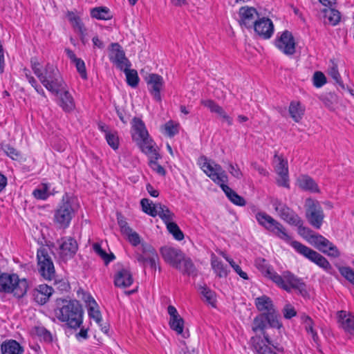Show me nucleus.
<instances>
[{"label": "nucleus", "instance_id": "nucleus-30", "mask_svg": "<svg viewBox=\"0 0 354 354\" xmlns=\"http://www.w3.org/2000/svg\"><path fill=\"white\" fill-rule=\"evenodd\" d=\"M151 151L150 152H144L147 155L149 156V166L151 168L155 171L158 174L164 176L166 174L165 169L163 167L159 165L157 160L160 158V154L158 153L155 148L151 149Z\"/></svg>", "mask_w": 354, "mask_h": 354}, {"label": "nucleus", "instance_id": "nucleus-57", "mask_svg": "<svg viewBox=\"0 0 354 354\" xmlns=\"http://www.w3.org/2000/svg\"><path fill=\"white\" fill-rule=\"evenodd\" d=\"M283 317L286 319H291L297 315V312L290 304H286L283 309Z\"/></svg>", "mask_w": 354, "mask_h": 354}, {"label": "nucleus", "instance_id": "nucleus-7", "mask_svg": "<svg viewBox=\"0 0 354 354\" xmlns=\"http://www.w3.org/2000/svg\"><path fill=\"white\" fill-rule=\"evenodd\" d=\"M274 283L288 292L295 290L303 297L308 295L306 285L304 281L289 271L283 272L281 275H274Z\"/></svg>", "mask_w": 354, "mask_h": 354}, {"label": "nucleus", "instance_id": "nucleus-59", "mask_svg": "<svg viewBox=\"0 0 354 354\" xmlns=\"http://www.w3.org/2000/svg\"><path fill=\"white\" fill-rule=\"evenodd\" d=\"M229 172L236 178L241 179L243 176V174L237 165H234L232 163H229Z\"/></svg>", "mask_w": 354, "mask_h": 354}, {"label": "nucleus", "instance_id": "nucleus-24", "mask_svg": "<svg viewBox=\"0 0 354 354\" xmlns=\"http://www.w3.org/2000/svg\"><path fill=\"white\" fill-rule=\"evenodd\" d=\"M133 282L132 274L129 269L122 268L116 272L114 277V284L117 287L127 288Z\"/></svg>", "mask_w": 354, "mask_h": 354}, {"label": "nucleus", "instance_id": "nucleus-29", "mask_svg": "<svg viewBox=\"0 0 354 354\" xmlns=\"http://www.w3.org/2000/svg\"><path fill=\"white\" fill-rule=\"evenodd\" d=\"M299 187L305 191L313 193H319L320 190L315 181L308 176H301L298 178Z\"/></svg>", "mask_w": 354, "mask_h": 354}, {"label": "nucleus", "instance_id": "nucleus-19", "mask_svg": "<svg viewBox=\"0 0 354 354\" xmlns=\"http://www.w3.org/2000/svg\"><path fill=\"white\" fill-rule=\"evenodd\" d=\"M148 90L154 100L157 102L161 101L160 91L164 86V80L162 76L151 73L146 78Z\"/></svg>", "mask_w": 354, "mask_h": 354}, {"label": "nucleus", "instance_id": "nucleus-17", "mask_svg": "<svg viewBox=\"0 0 354 354\" xmlns=\"http://www.w3.org/2000/svg\"><path fill=\"white\" fill-rule=\"evenodd\" d=\"M239 24L241 27L245 28H251L254 26V23L258 19L256 17H259V13L256 8L249 6H243L239 11Z\"/></svg>", "mask_w": 354, "mask_h": 354}, {"label": "nucleus", "instance_id": "nucleus-13", "mask_svg": "<svg viewBox=\"0 0 354 354\" xmlns=\"http://www.w3.org/2000/svg\"><path fill=\"white\" fill-rule=\"evenodd\" d=\"M275 46L283 54L291 56L295 53L296 43L291 32L283 31L280 36L275 39Z\"/></svg>", "mask_w": 354, "mask_h": 354}, {"label": "nucleus", "instance_id": "nucleus-3", "mask_svg": "<svg viewBox=\"0 0 354 354\" xmlns=\"http://www.w3.org/2000/svg\"><path fill=\"white\" fill-rule=\"evenodd\" d=\"M54 313L56 318L65 323L68 328L76 329L82 324L83 309L75 299H57Z\"/></svg>", "mask_w": 354, "mask_h": 354}, {"label": "nucleus", "instance_id": "nucleus-2", "mask_svg": "<svg viewBox=\"0 0 354 354\" xmlns=\"http://www.w3.org/2000/svg\"><path fill=\"white\" fill-rule=\"evenodd\" d=\"M268 324L271 328H281L282 324L279 322L278 317H273V322L269 316L266 314H259L254 317L252 329L254 332L257 333L261 331L263 333V338L266 342L263 339L252 338L253 340V347L257 354H277L272 348L269 346H272L274 348H277V346L274 344L273 341L270 339L269 335L265 331Z\"/></svg>", "mask_w": 354, "mask_h": 354}, {"label": "nucleus", "instance_id": "nucleus-33", "mask_svg": "<svg viewBox=\"0 0 354 354\" xmlns=\"http://www.w3.org/2000/svg\"><path fill=\"white\" fill-rule=\"evenodd\" d=\"M67 17L73 27L79 32L81 36V39L83 41L86 35V29L82 22L81 19L78 16L75 15L73 12L70 11L67 13Z\"/></svg>", "mask_w": 354, "mask_h": 354}, {"label": "nucleus", "instance_id": "nucleus-10", "mask_svg": "<svg viewBox=\"0 0 354 354\" xmlns=\"http://www.w3.org/2000/svg\"><path fill=\"white\" fill-rule=\"evenodd\" d=\"M304 207L305 216L308 223L315 229L319 230L325 218L319 202L309 198L306 200Z\"/></svg>", "mask_w": 354, "mask_h": 354}, {"label": "nucleus", "instance_id": "nucleus-39", "mask_svg": "<svg viewBox=\"0 0 354 354\" xmlns=\"http://www.w3.org/2000/svg\"><path fill=\"white\" fill-rule=\"evenodd\" d=\"M122 71L126 75L127 84L132 88H136L139 83V77L137 71L135 69H129V67L124 68Z\"/></svg>", "mask_w": 354, "mask_h": 354}, {"label": "nucleus", "instance_id": "nucleus-51", "mask_svg": "<svg viewBox=\"0 0 354 354\" xmlns=\"http://www.w3.org/2000/svg\"><path fill=\"white\" fill-rule=\"evenodd\" d=\"M326 83V77L321 71H316L313 75V85L320 88Z\"/></svg>", "mask_w": 354, "mask_h": 354}, {"label": "nucleus", "instance_id": "nucleus-35", "mask_svg": "<svg viewBox=\"0 0 354 354\" xmlns=\"http://www.w3.org/2000/svg\"><path fill=\"white\" fill-rule=\"evenodd\" d=\"M324 17L326 21L332 26L337 25L341 19L340 12L333 8H327L324 10Z\"/></svg>", "mask_w": 354, "mask_h": 354}, {"label": "nucleus", "instance_id": "nucleus-11", "mask_svg": "<svg viewBox=\"0 0 354 354\" xmlns=\"http://www.w3.org/2000/svg\"><path fill=\"white\" fill-rule=\"evenodd\" d=\"M38 271L46 280L51 281L55 279V270L53 262L50 257L48 250L40 248L37 252Z\"/></svg>", "mask_w": 354, "mask_h": 354}, {"label": "nucleus", "instance_id": "nucleus-54", "mask_svg": "<svg viewBox=\"0 0 354 354\" xmlns=\"http://www.w3.org/2000/svg\"><path fill=\"white\" fill-rule=\"evenodd\" d=\"M201 294L205 297L207 302H208L212 306H214L215 302V296L214 293L207 287L201 288Z\"/></svg>", "mask_w": 354, "mask_h": 354}, {"label": "nucleus", "instance_id": "nucleus-15", "mask_svg": "<svg viewBox=\"0 0 354 354\" xmlns=\"http://www.w3.org/2000/svg\"><path fill=\"white\" fill-rule=\"evenodd\" d=\"M142 254L136 252V258L137 261L143 266L148 263L152 269H156V262L158 261V255L152 245L145 242L141 245Z\"/></svg>", "mask_w": 354, "mask_h": 354}, {"label": "nucleus", "instance_id": "nucleus-56", "mask_svg": "<svg viewBox=\"0 0 354 354\" xmlns=\"http://www.w3.org/2000/svg\"><path fill=\"white\" fill-rule=\"evenodd\" d=\"M118 223L120 227V231L123 234H125L127 232H131V230L132 229L129 226L127 222L120 214L118 215Z\"/></svg>", "mask_w": 354, "mask_h": 354}, {"label": "nucleus", "instance_id": "nucleus-37", "mask_svg": "<svg viewBox=\"0 0 354 354\" xmlns=\"http://www.w3.org/2000/svg\"><path fill=\"white\" fill-rule=\"evenodd\" d=\"M169 324L170 328L177 334L182 335L185 338L189 336L188 334L186 335V334L183 333L184 319L180 316L176 318L175 317V319H169Z\"/></svg>", "mask_w": 354, "mask_h": 354}, {"label": "nucleus", "instance_id": "nucleus-28", "mask_svg": "<svg viewBox=\"0 0 354 354\" xmlns=\"http://www.w3.org/2000/svg\"><path fill=\"white\" fill-rule=\"evenodd\" d=\"M255 266L265 277L274 282V275H277L278 273L273 270L265 259L261 257L256 259Z\"/></svg>", "mask_w": 354, "mask_h": 354}, {"label": "nucleus", "instance_id": "nucleus-23", "mask_svg": "<svg viewBox=\"0 0 354 354\" xmlns=\"http://www.w3.org/2000/svg\"><path fill=\"white\" fill-rule=\"evenodd\" d=\"M290 244L299 254L303 255L315 263H316V262H317L319 260V258L322 256L317 252L312 250L299 241H291Z\"/></svg>", "mask_w": 354, "mask_h": 354}, {"label": "nucleus", "instance_id": "nucleus-21", "mask_svg": "<svg viewBox=\"0 0 354 354\" xmlns=\"http://www.w3.org/2000/svg\"><path fill=\"white\" fill-rule=\"evenodd\" d=\"M255 32L261 37L270 39L274 32V25L271 19L266 17L259 19L254 24Z\"/></svg>", "mask_w": 354, "mask_h": 354}, {"label": "nucleus", "instance_id": "nucleus-27", "mask_svg": "<svg viewBox=\"0 0 354 354\" xmlns=\"http://www.w3.org/2000/svg\"><path fill=\"white\" fill-rule=\"evenodd\" d=\"M58 95H59V104L65 112H70L75 109L73 97L68 91L67 86L64 87L61 93H59Z\"/></svg>", "mask_w": 354, "mask_h": 354}, {"label": "nucleus", "instance_id": "nucleus-60", "mask_svg": "<svg viewBox=\"0 0 354 354\" xmlns=\"http://www.w3.org/2000/svg\"><path fill=\"white\" fill-rule=\"evenodd\" d=\"M30 63H31V68H32L34 73L39 78V75H40L43 73V71L40 68L39 63L38 62V61L36 58H32Z\"/></svg>", "mask_w": 354, "mask_h": 354}, {"label": "nucleus", "instance_id": "nucleus-14", "mask_svg": "<svg viewBox=\"0 0 354 354\" xmlns=\"http://www.w3.org/2000/svg\"><path fill=\"white\" fill-rule=\"evenodd\" d=\"M272 205L280 218L292 225H299L301 223V218L292 209L279 200H274Z\"/></svg>", "mask_w": 354, "mask_h": 354}, {"label": "nucleus", "instance_id": "nucleus-6", "mask_svg": "<svg viewBox=\"0 0 354 354\" xmlns=\"http://www.w3.org/2000/svg\"><path fill=\"white\" fill-rule=\"evenodd\" d=\"M39 80L43 86L53 94L58 95L66 86L59 70L50 64H47L44 71L39 75Z\"/></svg>", "mask_w": 354, "mask_h": 354}, {"label": "nucleus", "instance_id": "nucleus-50", "mask_svg": "<svg viewBox=\"0 0 354 354\" xmlns=\"http://www.w3.org/2000/svg\"><path fill=\"white\" fill-rule=\"evenodd\" d=\"M48 187L47 185L43 184V187L35 189L32 192V195L37 199L46 200L48 197Z\"/></svg>", "mask_w": 354, "mask_h": 354}, {"label": "nucleus", "instance_id": "nucleus-41", "mask_svg": "<svg viewBox=\"0 0 354 354\" xmlns=\"http://www.w3.org/2000/svg\"><path fill=\"white\" fill-rule=\"evenodd\" d=\"M178 270L182 272L183 274L187 275L196 274V267L192 259L186 257L185 255L183 256V259H182L181 269Z\"/></svg>", "mask_w": 354, "mask_h": 354}, {"label": "nucleus", "instance_id": "nucleus-63", "mask_svg": "<svg viewBox=\"0 0 354 354\" xmlns=\"http://www.w3.org/2000/svg\"><path fill=\"white\" fill-rule=\"evenodd\" d=\"M24 75L28 82L31 84L32 86H36L37 84V80L35 79L33 76L31 75L30 71L27 68H24L23 70Z\"/></svg>", "mask_w": 354, "mask_h": 354}, {"label": "nucleus", "instance_id": "nucleus-47", "mask_svg": "<svg viewBox=\"0 0 354 354\" xmlns=\"http://www.w3.org/2000/svg\"><path fill=\"white\" fill-rule=\"evenodd\" d=\"M109 145L114 150L118 149L119 147V138L116 132H107L105 135Z\"/></svg>", "mask_w": 354, "mask_h": 354}, {"label": "nucleus", "instance_id": "nucleus-53", "mask_svg": "<svg viewBox=\"0 0 354 354\" xmlns=\"http://www.w3.org/2000/svg\"><path fill=\"white\" fill-rule=\"evenodd\" d=\"M73 64L75 65L77 71L80 73L81 77L83 80H87L88 77L84 62L80 58L79 59L76 60V62H75Z\"/></svg>", "mask_w": 354, "mask_h": 354}, {"label": "nucleus", "instance_id": "nucleus-25", "mask_svg": "<svg viewBox=\"0 0 354 354\" xmlns=\"http://www.w3.org/2000/svg\"><path fill=\"white\" fill-rule=\"evenodd\" d=\"M274 158L277 160L278 164L275 167L276 172L281 177V179L278 180L279 185L288 187V162L284 160L281 156H274Z\"/></svg>", "mask_w": 354, "mask_h": 354}, {"label": "nucleus", "instance_id": "nucleus-31", "mask_svg": "<svg viewBox=\"0 0 354 354\" xmlns=\"http://www.w3.org/2000/svg\"><path fill=\"white\" fill-rule=\"evenodd\" d=\"M211 266L219 278H225L228 274L227 266L225 265L215 254L211 257Z\"/></svg>", "mask_w": 354, "mask_h": 354}, {"label": "nucleus", "instance_id": "nucleus-44", "mask_svg": "<svg viewBox=\"0 0 354 354\" xmlns=\"http://www.w3.org/2000/svg\"><path fill=\"white\" fill-rule=\"evenodd\" d=\"M328 75L335 80V83L339 86L342 91H346V86L342 80L336 64H333L328 70Z\"/></svg>", "mask_w": 354, "mask_h": 354}, {"label": "nucleus", "instance_id": "nucleus-46", "mask_svg": "<svg viewBox=\"0 0 354 354\" xmlns=\"http://www.w3.org/2000/svg\"><path fill=\"white\" fill-rule=\"evenodd\" d=\"M165 133L170 138L174 137L179 132V124L172 120L168 121L164 126Z\"/></svg>", "mask_w": 354, "mask_h": 354}, {"label": "nucleus", "instance_id": "nucleus-22", "mask_svg": "<svg viewBox=\"0 0 354 354\" xmlns=\"http://www.w3.org/2000/svg\"><path fill=\"white\" fill-rule=\"evenodd\" d=\"M53 293V289L51 286L46 284H40L32 290V295L33 300L37 304L44 305L48 301Z\"/></svg>", "mask_w": 354, "mask_h": 354}, {"label": "nucleus", "instance_id": "nucleus-32", "mask_svg": "<svg viewBox=\"0 0 354 354\" xmlns=\"http://www.w3.org/2000/svg\"><path fill=\"white\" fill-rule=\"evenodd\" d=\"M339 322L346 332L354 335V315H347L345 311H341L339 315Z\"/></svg>", "mask_w": 354, "mask_h": 354}, {"label": "nucleus", "instance_id": "nucleus-8", "mask_svg": "<svg viewBox=\"0 0 354 354\" xmlns=\"http://www.w3.org/2000/svg\"><path fill=\"white\" fill-rule=\"evenodd\" d=\"M132 138L140 147L142 152H150L153 140L149 138L148 131L143 121L138 118H133L132 122Z\"/></svg>", "mask_w": 354, "mask_h": 354}, {"label": "nucleus", "instance_id": "nucleus-38", "mask_svg": "<svg viewBox=\"0 0 354 354\" xmlns=\"http://www.w3.org/2000/svg\"><path fill=\"white\" fill-rule=\"evenodd\" d=\"M91 15L93 18L100 20H109L112 17L109 9L106 7H97L91 9Z\"/></svg>", "mask_w": 354, "mask_h": 354}, {"label": "nucleus", "instance_id": "nucleus-18", "mask_svg": "<svg viewBox=\"0 0 354 354\" xmlns=\"http://www.w3.org/2000/svg\"><path fill=\"white\" fill-rule=\"evenodd\" d=\"M255 306L257 310L262 312L261 314H266L271 318L273 322V317L279 318V315L276 310L272 299L266 296L263 295L257 297L254 300Z\"/></svg>", "mask_w": 354, "mask_h": 354}, {"label": "nucleus", "instance_id": "nucleus-40", "mask_svg": "<svg viewBox=\"0 0 354 354\" xmlns=\"http://www.w3.org/2000/svg\"><path fill=\"white\" fill-rule=\"evenodd\" d=\"M140 205L142 209L145 213L153 217H155L158 215L157 204H153V202L149 199L142 198L140 201Z\"/></svg>", "mask_w": 354, "mask_h": 354}, {"label": "nucleus", "instance_id": "nucleus-5", "mask_svg": "<svg viewBox=\"0 0 354 354\" xmlns=\"http://www.w3.org/2000/svg\"><path fill=\"white\" fill-rule=\"evenodd\" d=\"M303 220L299 225H295L298 227L299 234L307 239L310 243L319 251L328 256L337 257L340 255L337 248L326 238L321 234H316L308 227L303 226Z\"/></svg>", "mask_w": 354, "mask_h": 354}, {"label": "nucleus", "instance_id": "nucleus-58", "mask_svg": "<svg viewBox=\"0 0 354 354\" xmlns=\"http://www.w3.org/2000/svg\"><path fill=\"white\" fill-rule=\"evenodd\" d=\"M201 104L207 107L212 113H214L219 105L212 100H202Z\"/></svg>", "mask_w": 354, "mask_h": 354}, {"label": "nucleus", "instance_id": "nucleus-64", "mask_svg": "<svg viewBox=\"0 0 354 354\" xmlns=\"http://www.w3.org/2000/svg\"><path fill=\"white\" fill-rule=\"evenodd\" d=\"M232 268L237 273V274L240 276V277L243 278V279H248L247 273L243 272L239 265H232Z\"/></svg>", "mask_w": 354, "mask_h": 354}, {"label": "nucleus", "instance_id": "nucleus-4", "mask_svg": "<svg viewBox=\"0 0 354 354\" xmlns=\"http://www.w3.org/2000/svg\"><path fill=\"white\" fill-rule=\"evenodd\" d=\"M77 210L75 199L67 193L63 195L53 213V223L59 229H66Z\"/></svg>", "mask_w": 354, "mask_h": 354}, {"label": "nucleus", "instance_id": "nucleus-61", "mask_svg": "<svg viewBox=\"0 0 354 354\" xmlns=\"http://www.w3.org/2000/svg\"><path fill=\"white\" fill-rule=\"evenodd\" d=\"M214 113L218 114L220 117L225 120L227 122L228 125L232 124V119L226 113V112L221 106H219V107L216 110Z\"/></svg>", "mask_w": 354, "mask_h": 354}, {"label": "nucleus", "instance_id": "nucleus-55", "mask_svg": "<svg viewBox=\"0 0 354 354\" xmlns=\"http://www.w3.org/2000/svg\"><path fill=\"white\" fill-rule=\"evenodd\" d=\"M304 326H305V329H306V332L308 334L311 335L312 338H313V341L315 342V343L318 344L319 337H318V335H317L316 330L313 328V326H314L313 321L312 320L309 323L308 322L307 324H306L304 325Z\"/></svg>", "mask_w": 354, "mask_h": 354}, {"label": "nucleus", "instance_id": "nucleus-26", "mask_svg": "<svg viewBox=\"0 0 354 354\" xmlns=\"http://www.w3.org/2000/svg\"><path fill=\"white\" fill-rule=\"evenodd\" d=\"M24 351L23 346L15 339H7L1 344L2 354H22Z\"/></svg>", "mask_w": 354, "mask_h": 354}, {"label": "nucleus", "instance_id": "nucleus-1", "mask_svg": "<svg viewBox=\"0 0 354 354\" xmlns=\"http://www.w3.org/2000/svg\"><path fill=\"white\" fill-rule=\"evenodd\" d=\"M198 163L205 174L221 187L232 203L239 206H244L245 205V200L228 185H225V183L227 182V176L220 165L214 161L209 160L205 156H201L198 158Z\"/></svg>", "mask_w": 354, "mask_h": 354}, {"label": "nucleus", "instance_id": "nucleus-62", "mask_svg": "<svg viewBox=\"0 0 354 354\" xmlns=\"http://www.w3.org/2000/svg\"><path fill=\"white\" fill-rule=\"evenodd\" d=\"M316 264L319 266V267L324 268L325 270H328L331 268V266L328 261V260L323 256H322L321 258H319V260L316 262Z\"/></svg>", "mask_w": 354, "mask_h": 354}, {"label": "nucleus", "instance_id": "nucleus-43", "mask_svg": "<svg viewBox=\"0 0 354 354\" xmlns=\"http://www.w3.org/2000/svg\"><path fill=\"white\" fill-rule=\"evenodd\" d=\"M1 149L12 160H18L21 156L20 152L9 143H6L5 142H2L1 144Z\"/></svg>", "mask_w": 354, "mask_h": 354}, {"label": "nucleus", "instance_id": "nucleus-16", "mask_svg": "<svg viewBox=\"0 0 354 354\" xmlns=\"http://www.w3.org/2000/svg\"><path fill=\"white\" fill-rule=\"evenodd\" d=\"M60 242V257L64 261L73 258L78 250L77 241L71 236H64L61 239Z\"/></svg>", "mask_w": 354, "mask_h": 354}, {"label": "nucleus", "instance_id": "nucleus-9", "mask_svg": "<svg viewBox=\"0 0 354 354\" xmlns=\"http://www.w3.org/2000/svg\"><path fill=\"white\" fill-rule=\"evenodd\" d=\"M255 218L259 224L267 230L274 233L279 238L286 242L291 241V236L286 232L283 225L267 213L264 212H257Z\"/></svg>", "mask_w": 354, "mask_h": 354}, {"label": "nucleus", "instance_id": "nucleus-48", "mask_svg": "<svg viewBox=\"0 0 354 354\" xmlns=\"http://www.w3.org/2000/svg\"><path fill=\"white\" fill-rule=\"evenodd\" d=\"M96 306L97 304L95 300L93 299L92 304H90L89 308L88 310V316L93 319L97 324L102 322V316L99 310L95 309L94 306Z\"/></svg>", "mask_w": 354, "mask_h": 354}, {"label": "nucleus", "instance_id": "nucleus-52", "mask_svg": "<svg viewBox=\"0 0 354 354\" xmlns=\"http://www.w3.org/2000/svg\"><path fill=\"white\" fill-rule=\"evenodd\" d=\"M339 272L345 279L354 285V271L350 267H339Z\"/></svg>", "mask_w": 354, "mask_h": 354}, {"label": "nucleus", "instance_id": "nucleus-20", "mask_svg": "<svg viewBox=\"0 0 354 354\" xmlns=\"http://www.w3.org/2000/svg\"><path fill=\"white\" fill-rule=\"evenodd\" d=\"M113 53L110 55L109 59L117 68L123 70L125 67H130L131 63L126 57L125 53L118 43H112Z\"/></svg>", "mask_w": 354, "mask_h": 354}, {"label": "nucleus", "instance_id": "nucleus-45", "mask_svg": "<svg viewBox=\"0 0 354 354\" xmlns=\"http://www.w3.org/2000/svg\"><path fill=\"white\" fill-rule=\"evenodd\" d=\"M169 233H171L174 239L177 241H182L184 239V234L180 230L178 225L174 222L169 223L166 225Z\"/></svg>", "mask_w": 354, "mask_h": 354}, {"label": "nucleus", "instance_id": "nucleus-12", "mask_svg": "<svg viewBox=\"0 0 354 354\" xmlns=\"http://www.w3.org/2000/svg\"><path fill=\"white\" fill-rule=\"evenodd\" d=\"M160 252L166 263L176 269H181L182 259L185 254L180 249L165 245L160 248Z\"/></svg>", "mask_w": 354, "mask_h": 354}, {"label": "nucleus", "instance_id": "nucleus-49", "mask_svg": "<svg viewBox=\"0 0 354 354\" xmlns=\"http://www.w3.org/2000/svg\"><path fill=\"white\" fill-rule=\"evenodd\" d=\"M127 237L129 242L134 247H136L140 244L142 245L140 235L133 230H131V232H127L124 234Z\"/></svg>", "mask_w": 354, "mask_h": 354}, {"label": "nucleus", "instance_id": "nucleus-36", "mask_svg": "<svg viewBox=\"0 0 354 354\" xmlns=\"http://www.w3.org/2000/svg\"><path fill=\"white\" fill-rule=\"evenodd\" d=\"M158 207V215L164 221L165 225L172 222L174 218V214L172 213L169 209L160 203L157 204Z\"/></svg>", "mask_w": 354, "mask_h": 354}, {"label": "nucleus", "instance_id": "nucleus-42", "mask_svg": "<svg viewBox=\"0 0 354 354\" xmlns=\"http://www.w3.org/2000/svg\"><path fill=\"white\" fill-rule=\"evenodd\" d=\"M93 249L94 252L104 261L105 265H108L115 258L113 253L107 254L106 251L102 248L101 245L98 243H95L93 245Z\"/></svg>", "mask_w": 354, "mask_h": 354}, {"label": "nucleus", "instance_id": "nucleus-34", "mask_svg": "<svg viewBox=\"0 0 354 354\" xmlns=\"http://www.w3.org/2000/svg\"><path fill=\"white\" fill-rule=\"evenodd\" d=\"M289 113L293 120L299 122L304 113V110L301 108L299 102L292 101L289 106Z\"/></svg>", "mask_w": 354, "mask_h": 354}]
</instances>
